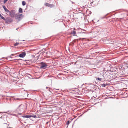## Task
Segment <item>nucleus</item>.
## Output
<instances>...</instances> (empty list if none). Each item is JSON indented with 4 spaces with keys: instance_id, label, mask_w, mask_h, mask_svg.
Masks as SVG:
<instances>
[{
    "instance_id": "10",
    "label": "nucleus",
    "mask_w": 128,
    "mask_h": 128,
    "mask_svg": "<svg viewBox=\"0 0 128 128\" xmlns=\"http://www.w3.org/2000/svg\"><path fill=\"white\" fill-rule=\"evenodd\" d=\"M45 5L46 6L49 7L50 8H52L54 6V5L53 4H50L48 3H46Z\"/></svg>"
},
{
    "instance_id": "31",
    "label": "nucleus",
    "mask_w": 128,
    "mask_h": 128,
    "mask_svg": "<svg viewBox=\"0 0 128 128\" xmlns=\"http://www.w3.org/2000/svg\"><path fill=\"white\" fill-rule=\"evenodd\" d=\"M74 30H75V28H74Z\"/></svg>"
},
{
    "instance_id": "13",
    "label": "nucleus",
    "mask_w": 128,
    "mask_h": 128,
    "mask_svg": "<svg viewBox=\"0 0 128 128\" xmlns=\"http://www.w3.org/2000/svg\"><path fill=\"white\" fill-rule=\"evenodd\" d=\"M100 84L102 87H105L106 86H107L108 85V84Z\"/></svg>"
},
{
    "instance_id": "4",
    "label": "nucleus",
    "mask_w": 128,
    "mask_h": 128,
    "mask_svg": "<svg viewBox=\"0 0 128 128\" xmlns=\"http://www.w3.org/2000/svg\"><path fill=\"white\" fill-rule=\"evenodd\" d=\"M26 55V52H22L20 54L19 56H15V57H16L19 56L20 58H23L25 57Z\"/></svg>"
},
{
    "instance_id": "14",
    "label": "nucleus",
    "mask_w": 128,
    "mask_h": 128,
    "mask_svg": "<svg viewBox=\"0 0 128 128\" xmlns=\"http://www.w3.org/2000/svg\"><path fill=\"white\" fill-rule=\"evenodd\" d=\"M19 12L20 13H22L23 12L21 8H19Z\"/></svg>"
},
{
    "instance_id": "8",
    "label": "nucleus",
    "mask_w": 128,
    "mask_h": 128,
    "mask_svg": "<svg viewBox=\"0 0 128 128\" xmlns=\"http://www.w3.org/2000/svg\"><path fill=\"white\" fill-rule=\"evenodd\" d=\"M8 13L11 17L14 18V13L13 11L12 10L11 12L10 11Z\"/></svg>"
},
{
    "instance_id": "23",
    "label": "nucleus",
    "mask_w": 128,
    "mask_h": 128,
    "mask_svg": "<svg viewBox=\"0 0 128 128\" xmlns=\"http://www.w3.org/2000/svg\"><path fill=\"white\" fill-rule=\"evenodd\" d=\"M3 8L5 10L6 8V6H2Z\"/></svg>"
},
{
    "instance_id": "20",
    "label": "nucleus",
    "mask_w": 128,
    "mask_h": 128,
    "mask_svg": "<svg viewBox=\"0 0 128 128\" xmlns=\"http://www.w3.org/2000/svg\"><path fill=\"white\" fill-rule=\"evenodd\" d=\"M70 120L66 122V124L67 125H68L70 123Z\"/></svg>"
},
{
    "instance_id": "9",
    "label": "nucleus",
    "mask_w": 128,
    "mask_h": 128,
    "mask_svg": "<svg viewBox=\"0 0 128 128\" xmlns=\"http://www.w3.org/2000/svg\"><path fill=\"white\" fill-rule=\"evenodd\" d=\"M6 21L7 23L9 24L12 22V20L11 18H8L6 19Z\"/></svg>"
},
{
    "instance_id": "6",
    "label": "nucleus",
    "mask_w": 128,
    "mask_h": 128,
    "mask_svg": "<svg viewBox=\"0 0 128 128\" xmlns=\"http://www.w3.org/2000/svg\"><path fill=\"white\" fill-rule=\"evenodd\" d=\"M22 117L24 118H37V117L36 115H34V116H31V115H26V116H22Z\"/></svg>"
},
{
    "instance_id": "3",
    "label": "nucleus",
    "mask_w": 128,
    "mask_h": 128,
    "mask_svg": "<svg viewBox=\"0 0 128 128\" xmlns=\"http://www.w3.org/2000/svg\"><path fill=\"white\" fill-rule=\"evenodd\" d=\"M96 81L98 82H104L105 81V80L104 78H100L96 77Z\"/></svg>"
},
{
    "instance_id": "2",
    "label": "nucleus",
    "mask_w": 128,
    "mask_h": 128,
    "mask_svg": "<svg viewBox=\"0 0 128 128\" xmlns=\"http://www.w3.org/2000/svg\"><path fill=\"white\" fill-rule=\"evenodd\" d=\"M80 70H82V73H85L88 72L87 67L86 66H82L80 67Z\"/></svg>"
},
{
    "instance_id": "22",
    "label": "nucleus",
    "mask_w": 128,
    "mask_h": 128,
    "mask_svg": "<svg viewBox=\"0 0 128 128\" xmlns=\"http://www.w3.org/2000/svg\"><path fill=\"white\" fill-rule=\"evenodd\" d=\"M8 0H4V3L5 4L6 2L7 1H8Z\"/></svg>"
},
{
    "instance_id": "30",
    "label": "nucleus",
    "mask_w": 128,
    "mask_h": 128,
    "mask_svg": "<svg viewBox=\"0 0 128 128\" xmlns=\"http://www.w3.org/2000/svg\"><path fill=\"white\" fill-rule=\"evenodd\" d=\"M102 42H103V41H104V40H102Z\"/></svg>"
},
{
    "instance_id": "19",
    "label": "nucleus",
    "mask_w": 128,
    "mask_h": 128,
    "mask_svg": "<svg viewBox=\"0 0 128 128\" xmlns=\"http://www.w3.org/2000/svg\"><path fill=\"white\" fill-rule=\"evenodd\" d=\"M69 45L70 46H73L74 45V42H72L70 43Z\"/></svg>"
},
{
    "instance_id": "28",
    "label": "nucleus",
    "mask_w": 128,
    "mask_h": 128,
    "mask_svg": "<svg viewBox=\"0 0 128 128\" xmlns=\"http://www.w3.org/2000/svg\"><path fill=\"white\" fill-rule=\"evenodd\" d=\"M21 113H19V114H21Z\"/></svg>"
},
{
    "instance_id": "16",
    "label": "nucleus",
    "mask_w": 128,
    "mask_h": 128,
    "mask_svg": "<svg viewBox=\"0 0 128 128\" xmlns=\"http://www.w3.org/2000/svg\"><path fill=\"white\" fill-rule=\"evenodd\" d=\"M19 44V43L16 42V43L14 44V46H18Z\"/></svg>"
},
{
    "instance_id": "7",
    "label": "nucleus",
    "mask_w": 128,
    "mask_h": 128,
    "mask_svg": "<svg viewBox=\"0 0 128 128\" xmlns=\"http://www.w3.org/2000/svg\"><path fill=\"white\" fill-rule=\"evenodd\" d=\"M22 16L23 15L22 14H16L15 18L16 19L20 20L21 19V18Z\"/></svg>"
},
{
    "instance_id": "21",
    "label": "nucleus",
    "mask_w": 128,
    "mask_h": 128,
    "mask_svg": "<svg viewBox=\"0 0 128 128\" xmlns=\"http://www.w3.org/2000/svg\"><path fill=\"white\" fill-rule=\"evenodd\" d=\"M49 88V90L50 91V92H52V90L51 88Z\"/></svg>"
},
{
    "instance_id": "29",
    "label": "nucleus",
    "mask_w": 128,
    "mask_h": 128,
    "mask_svg": "<svg viewBox=\"0 0 128 128\" xmlns=\"http://www.w3.org/2000/svg\"><path fill=\"white\" fill-rule=\"evenodd\" d=\"M2 118V117H1L0 118Z\"/></svg>"
},
{
    "instance_id": "1",
    "label": "nucleus",
    "mask_w": 128,
    "mask_h": 128,
    "mask_svg": "<svg viewBox=\"0 0 128 128\" xmlns=\"http://www.w3.org/2000/svg\"><path fill=\"white\" fill-rule=\"evenodd\" d=\"M40 64V68L41 69H46L47 68V67L48 66V65L46 63L43 62H41Z\"/></svg>"
},
{
    "instance_id": "11",
    "label": "nucleus",
    "mask_w": 128,
    "mask_h": 128,
    "mask_svg": "<svg viewBox=\"0 0 128 128\" xmlns=\"http://www.w3.org/2000/svg\"><path fill=\"white\" fill-rule=\"evenodd\" d=\"M76 34V33L75 31H73L71 32L70 34H72L73 36H74Z\"/></svg>"
},
{
    "instance_id": "24",
    "label": "nucleus",
    "mask_w": 128,
    "mask_h": 128,
    "mask_svg": "<svg viewBox=\"0 0 128 128\" xmlns=\"http://www.w3.org/2000/svg\"><path fill=\"white\" fill-rule=\"evenodd\" d=\"M40 78V77H39V78H36V79H39V78Z\"/></svg>"
},
{
    "instance_id": "15",
    "label": "nucleus",
    "mask_w": 128,
    "mask_h": 128,
    "mask_svg": "<svg viewBox=\"0 0 128 128\" xmlns=\"http://www.w3.org/2000/svg\"><path fill=\"white\" fill-rule=\"evenodd\" d=\"M0 17L2 19L5 20V18L3 17L0 14Z\"/></svg>"
},
{
    "instance_id": "12",
    "label": "nucleus",
    "mask_w": 128,
    "mask_h": 128,
    "mask_svg": "<svg viewBox=\"0 0 128 128\" xmlns=\"http://www.w3.org/2000/svg\"><path fill=\"white\" fill-rule=\"evenodd\" d=\"M12 54L10 56H8V59H10V58H12V56H14V55H15V54Z\"/></svg>"
},
{
    "instance_id": "27",
    "label": "nucleus",
    "mask_w": 128,
    "mask_h": 128,
    "mask_svg": "<svg viewBox=\"0 0 128 128\" xmlns=\"http://www.w3.org/2000/svg\"><path fill=\"white\" fill-rule=\"evenodd\" d=\"M21 60V59H18V60Z\"/></svg>"
},
{
    "instance_id": "26",
    "label": "nucleus",
    "mask_w": 128,
    "mask_h": 128,
    "mask_svg": "<svg viewBox=\"0 0 128 128\" xmlns=\"http://www.w3.org/2000/svg\"><path fill=\"white\" fill-rule=\"evenodd\" d=\"M0 96H2V97H3V95H0Z\"/></svg>"
},
{
    "instance_id": "17",
    "label": "nucleus",
    "mask_w": 128,
    "mask_h": 128,
    "mask_svg": "<svg viewBox=\"0 0 128 128\" xmlns=\"http://www.w3.org/2000/svg\"><path fill=\"white\" fill-rule=\"evenodd\" d=\"M22 4L23 6H25L26 4V2L25 1H23L22 2Z\"/></svg>"
},
{
    "instance_id": "5",
    "label": "nucleus",
    "mask_w": 128,
    "mask_h": 128,
    "mask_svg": "<svg viewBox=\"0 0 128 128\" xmlns=\"http://www.w3.org/2000/svg\"><path fill=\"white\" fill-rule=\"evenodd\" d=\"M119 70H120V68L117 67H115L114 68H111L110 71L112 72H115L118 73Z\"/></svg>"
},
{
    "instance_id": "18",
    "label": "nucleus",
    "mask_w": 128,
    "mask_h": 128,
    "mask_svg": "<svg viewBox=\"0 0 128 128\" xmlns=\"http://www.w3.org/2000/svg\"><path fill=\"white\" fill-rule=\"evenodd\" d=\"M4 10H5V12L8 13L9 12H10V11L9 10H8L6 8Z\"/></svg>"
},
{
    "instance_id": "25",
    "label": "nucleus",
    "mask_w": 128,
    "mask_h": 128,
    "mask_svg": "<svg viewBox=\"0 0 128 128\" xmlns=\"http://www.w3.org/2000/svg\"><path fill=\"white\" fill-rule=\"evenodd\" d=\"M76 40H73V41L74 42H76Z\"/></svg>"
},
{
    "instance_id": "33",
    "label": "nucleus",
    "mask_w": 128,
    "mask_h": 128,
    "mask_svg": "<svg viewBox=\"0 0 128 128\" xmlns=\"http://www.w3.org/2000/svg\"><path fill=\"white\" fill-rule=\"evenodd\" d=\"M88 41H90V40H88Z\"/></svg>"
},
{
    "instance_id": "32",
    "label": "nucleus",
    "mask_w": 128,
    "mask_h": 128,
    "mask_svg": "<svg viewBox=\"0 0 128 128\" xmlns=\"http://www.w3.org/2000/svg\"><path fill=\"white\" fill-rule=\"evenodd\" d=\"M22 41H25V40H22Z\"/></svg>"
}]
</instances>
